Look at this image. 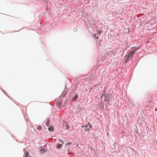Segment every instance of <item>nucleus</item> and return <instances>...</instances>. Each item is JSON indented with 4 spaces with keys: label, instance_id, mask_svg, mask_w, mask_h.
Masks as SVG:
<instances>
[{
    "label": "nucleus",
    "instance_id": "obj_1",
    "mask_svg": "<svg viewBox=\"0 0 157 157\" xmlns=\"http://www.w3.org/2000/svg\"><path fill=\"white\" fill-rule=\"evenodd\" d=\"M110 94L109 93L106 94H105L104 96V98L103 101L106 102V104H108L109 102L110 101Z\"/></svg>",
    "mask_w": 157,
    "mask_h": 157
},
{
    "label": "nucleus",
    "instance_id": "obj_2",
    "mask_svg": "<svg viewBox=\"0 0 157 157\" xmlns=\"http://www.w3.org/2000/svg\"><path fill=\"white\" fill-rule=\"evenodd\" d=\"M134 51H132L130 52L128 55V58H129L132 55L134 54Z\"/></svg>",
    "mask_w": 157,
    "mask_h": 157
},
{
    "label": "nucleus",
    "instance_id": "obj_3",
    "mask_svg": "<svg viewBox=\"0 0 157 157\" xmlns=\"http://www.w3.org/2000/svg\"><path fill=\"white\" fill-rule=\"evenodd\" d=\"M54 129V128L52 126H51L48 128V130L49 131L52 132L53 131Z\"/></svg>",
    "mask_w": 157,
    "mask_h": 157
},
{
    "label": "nucleus",
    "instance_id": "obj_4",
    "mask_svg": "<svg viewBox=\"0 0 157 157\" xmlns=\"http://www.w3.org/2000/svg\"><path fill=\"white\" fill-rule=\"evenodd\" d=\"M63 146L62 144H57L56 145V147L57 148H60L61 147H62Z\"/></svg>",
    "mask_w": 157,
    "mask_h": 157
},
{
    "label": "nucleus",
    "instance_id": "obj_5",
    "mask_svg": "<svg viewBox=\"0 0 157 157\" xmlns=\"http://www.w3.org/2000/svg\"><path fill=\"white\" fill-rule=\"evenodd\" d=\"M78 97L77 96V94L73 98V101H75V100H77V98H78Z\"/></svg>",
    "mask_w": 157,
    "mask_h": 157
},
{
    "label": "nucleus",
    "instance_id": "obj_6",
    "mask_svg": "<svg viewBox=\"0 0 157 157\" xmlns=\"http://www.w3.org/2000/svg\"><path fill=\"white\" fill-rule=\"evenodd\" d=\"M25 157H27L29 155V153L27 152H26L25 153Z\"/></svg>",
    "mask_w": 157,
    "mask_h": 157
},
{
    "label": "nucleus",
    "instance_id": "obj_7",
    "mask_svg": "<svg viewBox=\"0 0 157 157\" xmlns=\"http://www.w3.org/2000/svg\"><path fill=\"white\" fill-rule=\"evenodd\" d=\"M46 125L48 126H49L50 125V123L49 121H48L46 124Z\"/></svg>",
    "mask_w": 157,
    "mask_h": 157
},
{
    "label": "nucleus",
    "instance_id": "obj_8",
    "mask_svg": "<svg viewBox=\"0 0 157 157\" xmlns=\"http://www.w3.org/2000/svg\"><path fill=\"white\" fill-rule=\"evenodd\" d=\"M58 104H59V106H58V107H59V106H60L62 104H61L59 102H57V105Z\"/></svg>",
    "mask_w": 157,
    "mask_h": 157
},
{
    "label": "nucleus",
    "instance_id": "obj_9",
    "mask_svg": "<svg viewBox=\"0 0 157 157\" xmlns=\"http://www.w3.org/2000/svg\"><path fill=\"white\" fill-rule=\"evenodd\" d=\"M90 130V129L89 128H87L86 129H85V131H89Z\"/></svg>",
    "mask_w": 157,
    "mask_h": 157
},
{
    "label": "nucleus",
    "instance_id": "obj_10",
    "mask_svg": "<svg viewBox=\"0 0 157 157\" xmlns=\"http://www.w3.org/2000/svg\"><path fill=\"white\" fill-rule=\"evenodd\" d=\"M41 129V127L40 126H38V129L39 130H40Z\"/></svg>",
    "mask_w": 157,
    "mask_h": 157
},
{
    "label": "nucleus",
    "instance_id": "obj_11",
    "mask_svg": "<svg viewBox=\"0 0 157 157\" xmlns=\"http://www.w3.org/2000/svg\"><path fill=\"white\" fill-rule=\"evenodd\" d=\"M71 144V143H67L66 144V145H67V144Z\"/></svg>",
    "mask_w": 157,
    "mask_h": 157
},
{
    "label": "nucleus",
    "instance_id": "obj_12",
    "mask_svg": "<svg viewBox=\"0 0 157 157\" xmlns=\"http://www.w3.org/2000/svg\"><path fill=\"white\" fill-rule=\"evenodd\" d=\"M60 141L63 144H64V142L63 141Z\"/></svg>",
    "mask_w": 157,
    "mask_h": 157
},
{
    "label": "nucleus",
    "instance_id": "obj_13",
    "mask_svg": "<svg viewBox=\"0 0 157 157\" xmlns=\"http://www.w3.org/2000/svg\"><path fill=\"white\" fill-rule=\"evenodd\" d=\"M99 34H100L101 33V31H99L98 33Z\"/></svg>",
    "mask_w": 157,
    "mask_h": 157
},
{
    "label": "nucleus",
    "instance_id": "obj_14",
    "mask_svg": "<svg viewBox=\"0 0 157 157\" xmlns=\"http://www.w3.org/2000/svg\"><path fill=\"white\" fill-rule=\"evenodd\" d=\"M94 37H95V36H96V35H95V34H94Z\"/></svg>",
    "mask_w": 157,
    "mask_h": 157
},
{
    "label": "nucleus",
    "instance_id": "obj_15",
    "mask_svg": "<svg viewBox=\"0 0 157 157\" xmlns=\"http://www.w3.org/2000/svg\"><path fill=\"white\" fill-rule=\"evenodd\" d=\"M90 128H91V125H90V126H89Z\"/></svg>",
    "mask_w": 157,
    "mask_h": 157
},
{
    "label": "nucleus",
    "instance_id": "obj_16",
    "mask_svg": "<svg viewBox=\"0 0 157 157\" xmlns=\"http://www.w3.org/2000/svg\"><path fill=\"white\" fill-rule=\"evenodd\" d=\"M129 58H128V57L127 58V59H126V60H127V59H129Z\"/></svg>",
    "mask_w": 157,
    "mask_h": 157
},
{
    "label": "nucleus",
    "instance_id": "obj_17",
    "mask_svg": "<svg viewBox=\"0 0 157 157\" xmlns=\"http://www.w3.org/2000/svg\"><path fill=\"white\" fill-rule=\"evenodd\" d=\"M98 37H97L96 38L97 39L98 38Z\"/></svg>",
    "mask_w": 157,
    "mask_h": 157
}]
</instances>
